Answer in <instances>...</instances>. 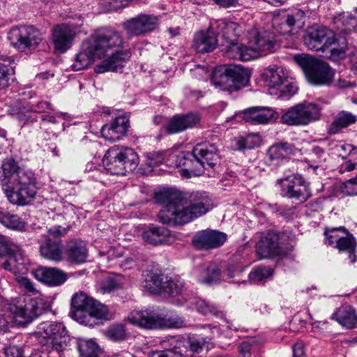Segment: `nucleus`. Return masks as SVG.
Masks as SVG:
<instances>
[{
	"label": "nucleus",
	"mask_w": 357,
	"mask_h": 357,
	"mask_svg": "<svg viewBox=\"0 0 357 357\" xmlns=\"http://www.w3.org/2000/svg\"><path fill=\"white\" fill-rule=\"evenodd\" d=\"M139 15L145 33L151 32L156 29L159 22V18L158 16L148 14H141Z\"/></svg>",
	"instance_id": "54"
},
{
	"label": "nucleus",
	"mask_w": 357,
	"mask_h": 357,
	"mask_svg": "<svg viewBox=\"0 0 357 357\" xmlns=\"http://www.w3.org/2000/svg\"><path fill=\"white\" fill-rule=\"evenodd\" d=\"M225 54L227 57L240 61H250L257 59L255 50L242 43L236 41H229L222 44Z\"/></svg>",
	"instance_id": "29"
},
{
	"label": "nucleus",
	"mask_w": 357,
	"mask_h": 357,
	"mask_svg": "<svg viewBox=\"0 0 357 357\" xmlns=\"http://www.w3.org/2000/svg\"><path fill=\"white\" fill-rule=\"evenodd\" d=\"M291 153V146L287 143L282 142L273 144L267 151V162L269 165H278L287 161Z\"/></svg>",
	"instance_id": "33"
},
{
	"label": "nucleus",
	"mask_w": 357,
	"mask_h": 357,
	"mask_svg": "<svg viewBox=\"0 0 357 357\" xmlns=\"http://www.w3.org/2000/svg\"><path fill=\"white\" fill-rule=\"evenodd\" d=\"M162 291L172 296L180 294L184 287L183 282L178 278H165Z\"/></svg>",
	"instance_id": "51"
},
{
	"label": "nucleus",
	"mask_w": 357,
	"mask_h": 357,
	"mask_svg": "<svg viewBox=\"0 0 357 357\" xmlns=\"http://www.w3.org/2000/svg\"><path fill=\"white\" fill-rule=\"evenodd\" d=\"M276 185L282 197L296 199L301 202L307 201L312 195L308 184L300 175H290L278 179Z\"/></svg>",
	"instance_id": "13"
},
{
	"label": "nucleus",
	"mask_w": 357,
	"mask_h": 357,
	"mask_svg": "<svg viewBox=\"0 0 357 357\" xmlns=\"http://www.w3.org/2000/svg\"><path fill=\"white\" fill-rule=\"evenodd\" d=\"M102 162L107 174L124 175L137 168L139 157L132 149L114 146L107 151Z\"/></svg>",
	"instance_id": "8"
},
{
	"label": "nucleus",
	"mask_w": 357,
	"mask_h": 357,
	"mask_svg": "<svg viewBox=\"0 0 357 357\" xmlns=\"http://www.w3.org/2000/svg\"><path fill=\"white\" fill-rule=\"evenodd\" d=\"M193 157L192 160L195 169H190L195 176L200 175L204 169L215 167L220 160L218 150L214 144L204 142L197 144L190 154Z\"/></svg>",
	"instance_id": "12"
},
{
	"label": "nucleus",
	"mask_w": 357,
	"mask_h": 357,
	"mask_svg": "<svg viewBox=\"0 0 357 357\" xmlns=\"http://www.w3.org/2000/svg\"><path fill=\"white\" fill-rule=\"evenodd\" d=\"M17 283L19 284L20 288L22 290H23L26 293L29 294L30 295L36 296L34 299H31L29 302H27V303L34 301H38L40 303L38 305L41 307L43 314L45 310L44 298L42 294L40 293V289L38 288V286L32 280L25 277H17ZM25 304H26V303Z\"/></svg>",
	"instance_id": "39"
},
{
	"label": "nucleus",
	"mask_w": 357,
	"mask_h": 357,
	"mask_svg": "<svg viewBox=\"0 0 357 357\" xmlns=\"http://www.w3.org/2000/svg\"><path fill=\"white\" fill-rule=\"evenodd\" d=\"M0 184L8 202L17 206L31 204L40 189L35 173L21 168L13 158H6L2 162Z\"/></svg>",
	"instance_id": "2"
},
{
	"label": "nucleus",
	"mask_w": 357,
	"mask_h": 357,
	"mask_svg": "<svg viewBox=\"0 0 357 357\" xmlns=\"http://www.w3.org/2000/svg\"><path fill=\"white\" fill-rule=\"evenodd\" d=\"M155 199L163 205L158 217L164 224L181 225L206 214L212 203L205 192H197L190 197L189 203L181 195L172 189H163L156 192Z\"/></svg>",
	"instance_id": "1"
},
{
	"label": "nucleus",
	"mask_w": 357,
	"mask_h": 357,
	"mask_svg": "<svg viewBox=\"0 0 357 357\" xmlns=\"http://www.w3.org/2000/svg\"><path fill=\"white\" fill-rule=\"evenodd\" d=\"M84 20L80 15L77 22L56 24L51 31L52 42L56 51L64 53L73 45L76 36L81 31Z\"/></svg>",
	"instance_id": "10"
},
{
	"label": "nucleus",
	"mask_w": 357,
	"mask_h": 357,
	"mask_svg": "<svg viewBox=\"0 0 357 357\" xmlns=\"http://www.w3.org/2000/svg\"><path fill=\"white\" fill-rule=\"evenodd\" d=\"M204 73L207 79L211 76V82L223 91H234L246 86L250 77V72L238 65H227L216 68L211 74L206 67L198 66L197 69Z\"/></svg>",
	"instance_id": "5"
},
{
	"label": "nucleus",
	"mask_w": 357,
	"mask_h": 357,
	"mask_svg": "<svg viewBox=\"0 0 357 357\" xmlns=\"http://www.w3.org/2000/svg\"><path fill=\"white\" fill-rule=\"evenodd\" d=\"M277 90L280 93V96L288 98L297 92V86L294 82H290L287 78L286 81L277 88Z\"/></svg>",
	"instance_id": "58"
},
{
	"label": "nucleus",
	"mask_w": 357,
	"mask_h": 357,
	"mask_svg": "<svg viewBox=\"0 0 357 357\" xmlns=\"http://www.w3.org/2000/svg\"><path fill=\"white\" fill-rule=\"evenodd\" d=\"M80 357H100L102 349L93 340H79L77 343Z\"/></svg>",
	"instance_id": "44"
},
{
	"label": "nucleus",
	"mask_w": 357,
	"mask_h": 357,
	"mask_svg": "<svg viewBox=\"0 0 357 357\" xmlns=\"http://www.w3.org/2000/svg\"><path fill=\"white\" fill-rule=\"evenodd\" d=\"M262 139L257 133H251L245 137H238L235 139V149L242 150L245 149H253L261 146Z\"/></svg>",
	"instance_id": "45"
},
{
	"label": "nucleus",
	"mask_w": 357,
	"mask_h": 357,
	"mask_svg": "<svg viewBox=\"0 0 357 357\" xmlns=\"http://www.w3.org/2000/svg\"><path fill=\"white\" fill-rule=\"evenodd\" d=\"M293 357H305L304 346L302 342H297L294 345Z\"/></svg>",
	"instance_id": "64"
},
{
	"label": "nucleus",
	"mask_w": 357,
	"mask_h": 357,
	"mask_svg": "<svg viewBox=\"0 0 357 357\" xmlns=\"http://www.w3.org/2000/svg\"><path fill=\"white\" fill-rule=\"evenodd\" d=\"M64 254L68 261L70 262L84 263L89 255L86 243L80 240L70 241L66 245Z\"/></svg>",
	"instance_id": "32"
},
{
	"label": "nucleus",
	"mask_w": 357,
	"mask_h": 357,
	"mask_svg": "<svg viewBox=\"0 0 357 357\" xmlns=\"http://www.w3.org/2000/svg\"><path fill=\"white\" fill-rule=\"evenodd\" d=\"M107 336L114 341H121L126 337V330L122 324H113L107 330Z\"/></svg>",
	"instance_id": "56"
},
{
	"label": "nucleus",
	"mask_w": 357,
	"mask_h": 357,
	"mask_svg": "<svg viewBox=\"0 0 357 357\" xmlns=\"http://www.w3.org/2000/svg\"><path fill=\"white\" fill-rule=\"evenodd\" d=\"M331 149L333 154L345 160V162L339 167V172L341 174L351 172L356 168L357 147L340 142L332 144Z\"/></svg>",
	"instance_id": "22"
},
{
	"label": "nucleus",
	"mask_w": 357,
	"mask_h": 357,
	"mask_svg": "<svg viewBox=\"0 0 357 357\" xmlns=\"http://www.w3.org/2000/svg\"><path fill=\"white\" fill-rule=\"evenodd\" d=\"M344 237L337 243L334 247L340 252H346L349 254V258L351 263L356 261V257L355 255V251L356 248V241L352 234L346 232Z\"/></svg>",
	"instance_id": "43"
},
{
	"label": "nucleus",
	"mask_w": 357,
	"mask_h": 357,
	"mask_svg": "<svg viewBox=\"0 0 357 357\" xmlns=\"http://www.w3.org/2000/svg\"><path fill=\"white\" fill-rule=\"evenodd\" d=\"M336 41L334 31L325 26H313L304 36V43L308 49L321 51L325 57L334 61L343 58L347 49L345 39L339 40L337 43Z\"/></svg>",
	"instance_id": "4"
},
{
	"label": "nucleus",
	"mask_w": 357,
	"mask_h": 357,
	"mask_svg": "<svg viewBox=\"0 0 357 357\" xmlns=\"http://www.w3.org/2000/svg\"><path fill=\"white\" fill-rule=\"evenodd\" d=\"M285 238L284 234H278L272 231L261 233L260 240L256 244L258 256L262 259L279 255Z\"/></svg>",
	"instance_id": "18"
},
{
	"label": "nucleus",
	"mask_w": 357,
	"mask_h": 357,
	"mask_svg": "<svg viewBox=\"0 0 357 357\" xmlns=\"http://www.w3.org/2000/svg\"><path fill=\"white\" fill-rule=\"evenodd\" d=\"M0 222L6 227L17 231L23 230L26 225L22 218L6 211H0Z\"/></svg>",
	"instance_id": "42"
},
{
	"label": "nucleus",
	"mask_w": 357,
	"mask_h": 357,
	"mask_svg": "<svg viewBox=\"0 0 357 357\" xmlns=\"http://www.w3.org/2000/svg\"><path fill=\"white\" fill-rule=\"evenodd\" d=\"M197 279L200 282L208 284H217L225 280L222 271L215 264L201 266L198 270Z\"/></svg>",
	"instance_id": "35"
},
{
	"label": "nucleus",
	"mask_w": 357,
	"mask_h": 357,
	"mask_svg": "<svg viewBox=\"0 0 357 357\" xmlns=\"http://www.w3.org/2000/svg\"><path fill=\"white\" fill-rule=\"evenodd\" d=\"M40 303L34 301L22 305L1 302L0 303V333H5L14 324L24 325L31 323L42 314Z\"/></svg>",
	"instance_id": "6"
},
{
	"label": "nucleus",
	"mask_w": 357,
	"mask_h": 357,
	"mask_svg": "<svg viewBox=\"0 0 357 357\" xmlns=\"http://www.w3.org/2000/svg\"><path fill=\"white\" fill-rule=\"evenodd\" d=\"M92 317L96 319L108 320L112 318V313L107 306L95 300L91 309L88 312L87 320L89 321ZM88 325L91 326L92 324L89 323Z\"/></svg>",
	"instance_id": "49"
},
{
	"label": "nucleus",
	"mask_w": 357,
	"mask_h": 357,
	"mask_svg": "<svg viewBox=\"0 0 357 357\" xmlns=\"http://www.w3.org/2000/svg\"><path fill=\"white\" fill-rule=\"evenodd\" d=\"M17 245L6 236L0 234V256L7 255L11 250H17Z\"/></svg>",
	"instance_id": "57"
},
{
	"label": "nucleus",
	"mask_w": 357,
	"mask_h": 357,
	"mask_svg": "<svg viewBox=\"0 0 357 357\" xmlns=\"http://www.w3.org/2000/svg\"><path fill=\"white\" fill-rule=\"evenodd\" d=\"M227 235L215 230H202L196 234L192 239L195 248L201 250L215 249L226 241Z\"/></svg>",
	"instance_id": "23"
},
{
	"label": "nucleus",
	"mask_w": 357,
	"mask_h": 357,
	"mask_svg": "<svg viewBox=\"0 0 357 357\" xmlns=\"http://www.w3.org/2000/svg\"><path fill=\"white\" fill-rule=\"evenodd\" d=\"M121 284L118 282L116 278H109L102 284L104 291L110 292L121 287Z\"/></svg>",
	"instance_id": "60"
},
{
	"label": "nucleus",
	"mask_w": 357,
	"mask_h": 357,
	"mask_svg": "<svg viewBox=\"0 0 357 357\" xmlns=\"http://www.w3.org/2000/svg\"><path fill=\"white\" fill-rule=\"evenodd\" d=\"M273 275V269L271 267L258 266L253 268L249 273V279L252 283L264 282Z\"/></svg>",
	"instance_id": "52"
},
{
	"label": "nucleus",
	"mask_w": 357,
	"mask_h": 357,
	"mask_svg": "<svg viewBox=\"0 0 357 357\" xmlns=\"http://www.w3.org/2000/svg\"><path fill=\"white\" fill-rule=\"evenodd\" d=\"M121 35L113 29L99 30L84 40L75 55L72 68L79 71L87 68L96 59L105 56L123 45Z\"/></svg>",
	"instance_id": "3"
},
{
	"label": "nucleus",
	"mask_w": 357,
	"mask_h": 357,
	"mask_svg": "<svg viewBox=\"0 0 357 357\" xmlns=\"http://www.w3.org/2000/svg\"><path fill=\"white\" fill-rule=\"evenodd\" d=\"M342 231L344 234L348 231L344 227H333L326 229L324 234L326 237V243L335 247L344 236H340L338 232Z\"/></svg>",
	"instance_id": "53"
},
{
	"label": "nucleus",
	"mask_w": 357,
	"mask_h": 357,
	"mask_svg": "<svg viewBox=\"0 0 357 357\" xmlns=\"http://www.w3.org/2000/svg\"><path fill=\"white\" fill-rule=\"evenodd\" d=\"M263 77L270 89H277L288 78V73L282 66H271L264 70Z\"/></svg>",
	"instance_id": "34"
},
{
	"label": "nucleus",
	"mask_w": 357,
	"mask_h": 357,
	"mask_svg": "<svg viewBox=\"0 0 357 357\" xmlns=\"http://www.w3.org/2000/svg\"><path fill=\"white\" fill-rule=\"evenodd\" d=\"M131 56L130 50H122L113 53L111 56L102 61L96 66L97 73H103L107 71H118L123 68Z\"/></svg>",
	"instance_id": "27"
},
{
	"label": "nucleus",
	"mask_w": 357,
	"mask_h": 357,
	"mask_svg": "<svg viewBox=\"0 0 357 357\" xmlns=\"http://www.w3.org/2000/svg\"><path fill=\"white\" fill-rule=\"evenodd\" d=\"M204 342L195 337H172V346L181 351V357H195L202 350Z\"/></svg>",
	"instance_id": "31"
},
{
	"label": "nucleus",
	"mask_w": 357,
	"mask_h": 357,
	"mask_svg": "<svg viewBox=\"0 0 357 357\" xmlns=\"http://www.w3.org/2000/svg\"><path fill=\"white\" fill-rule=\"evenodd\" d=\"M65 232L61 226L52 227L48 231V236L40 244V252L43 257L54 261L63 260V246L59 236Z\"/></svg>",
	"instance_id": "16"
},
{
	"label": "nucleus",
	"mask_w": 357,
	"mask_h": 357,
	"mask_svg": "<svg viewBox=\"0 0 357 357\" xmlns=\"http://www.w3.org/2000/svg\"><path fill=\"white\" fill-rule=\"evenodd\" d=\"M333 23L340 32L346 34L355 31L357 27V19L349 13H342L335 16Z\"/></svg>",
	"instance_id": "41"
},
{
	"label": "nucleus",
	"mask_w": 357,
	"mask_h": 357,
	"mask_svg": "<svg viewBox=\"0 0 357 357\" xmlns=\"http://www.w3.org/2000/svg\"><path fill=\"white\" fill-rule=\"evenodd\" d=\"M128 128V119L125 116H118L111 123L102 127L101 135L110 142L119 140L126 135Z\"/></svg>",
	"instance_id": "28"
},
{
	"label": "nucleus",
	"mask_w": 357,
	"mask_h": 357,
	"mask_svg": "<svg viewBox=\"0 0 357 357\" xmlns=\"http://www.w3.org/2000/svg\"><path fill=\"white\" fill-rule=\"evenodd\" d=\"M218 45V38L210 26L207 31H201L195 34L192 47L199 53L212 52Z\"/></svg>",
	"instance_id": "30"
},
{
	"label": "nucleus",
	"mask_w": 357,
	"mask_h": 357,
	"mask_svg": "<svg viewBox=\"0 0 357 357\" xmlns=\"http://www.w3.org/2000/svg\"><path fill=\"white\" fill-rule=\"evenodd\" d=\"M357 121V116L351 112L342 111L335 117L331 124L328 132L330 134H336L342 129L346 128L355 123Z\"/></svg>",
	"instance_id": "40"
},
{
	"label": "nucleus",
	"mask_w": 357,
	"mask_h": 357,
	"mask_svg": "<svg viewBox=\"0 0 357 357\" xmlns=\"http://www.w3.org/2000/svg\"><path fill=\"white\" fill-rule=\"evenodd\" d=\"M13 74V66L0 62V90L9 85V81Z\"/></svg>",
	"instance_id": "55"
},
{
	"label": "nucleus",
	"mask_w": 357,
	"mask_h": 357,
	"mask_svg": "<svg viewBox=\"0 0 357 357\" xmlns=\"http://www.w3.org/2000/svg\"><path fill=\"white\" fill-rule=\"evenodd\" d=\"M320 107L305 102L289 108L281 116V122L288 126H306L319 119Z\"/></svg>",
	"instance_id": "11"
},
{
	"label": "nucleus",
	"mask_w": 357,
	"mask_h": 357,
	"mask_svg": "<svg viewBox=\"0 0 357 357\" xmlns=\"http://www.w3.org/2000/svg\"><path fill=\"white\" fill-rule=\"evenodd\" d=\"M294 60L311 84L328 86L332 83L335 72L326 62L305 54L295 55Z\"/></svg>",
	"instance_id": "9"
},
{
	"label": "nucleus",
	"mask_w": 357,
	"mask_h": 357,
	"mask_svg": "<svg viewBox=\"0 0 357 357\" xmlns=\"http://www.w3.org/2000/svg\"><path fill=\"white\" fill-rule=\"evenodd\" d=\"M37 334L40 339L43 351L48 357H61V352L68 347L70 338L61 323L45 321L38 326Z\"/></svg>",
	"instance_id": "7"
},
{
	"label": "nucleus",
	"mask_w": 357,
	"mask_h": 357,
	"mask_svg": "<svg viewBox=\"0 0 357 357\" xmlns=\"http://www.w3.org/2000/svg\"><path fill=\"white\" fill-rule=\"evenodd\" d=\"M4 256L7 257V259L1 262V266L5 270L16 274L25 269L24 252L19 245L17 250H11Z\"/></svg>",
	"instance_id": "36"
},
{
	"label": "nucleus",
	"mask_w": 357,
	"mask_h": 357,
	"mask_svg": "<svg viewBox=\"0 0 357 357\" xmlns=\"http://www.w3.org/2000/svg\"><path fill=\"white\" fill-rule=\"evenodd\" d=\"M142 238L148 243L158 245L171 243L173 237L165 227H154L144 231Z\"/></svg>",
	"instance_id": "37"
},
{
	"label": "nucleus",
	"mask_w": 357,
	"mask_h": 357,
	"mask_svg": "<svg viewBox=\"0 0 357 357\" xmlns=\"http://www.w3.org/2000/svg\"><path fill=\"white\" fill-rule=\"evenodd\" d=\"M305 13L299 8L282 10L273 18V26L280 34H289L296 25L303 24Z\"/></svg>",
	"instance_id": "19"
},
{
	"label": "nucleus",
	"mask_w": 357,
	"mask_h": 357,
	"mask_svg": "<svg viewBox=\"0 0 357 357\" xmlns=\"http://www.w3.org/2000/svg\"><path fill=\"white\" fill-rule=\"evenodd\" d=\"M94 301L83 291L76 293L71 299V310L69 312L71 318L82 324L88 325V312Z\"/></svg>",
	"instance_id": "20"
},
{
	"label": "nucleus",
	"mask_w": 357,
	"mask_h": 357,
	"mask_svg": "<svg viewBox=\"0 0 357 357\" xmlns=\"http://www.w3.org/2000/svg\"><path fill=\"white\" fill-rule=\"evenodd\" d=\"M190 304L195 307L198 312L204 315L212 314L218 317L222 314L214 304L201 298H192L190 300Z\"/></svg>",
	"instance_id": "47"
},
{
	"label": "nucleus",
	"mask_w": 357,
	"mask_h": 357,
	"mask_svg": "<svg viewBox=\"0 0 357 357\" xmlns=\"http://www.w3.org/2000/svg\"><path fill=\"white\" fill-rule=\"evenodd\" d=\"M6 357H25L23 351L18 347L9 346L4 350Z\"/></svg>",
	"instance_id": "62"
},
{
	"label": "nucleus",
	"mask_w": 357,
	"mask_h": 357,
	"mask_svg": "<svg viewBox=\"0 0 357 357\" xmlns=\"http://www.w3.org/2000/svg\"><path fill=\"white\" fill-rule=\"evenodd\" d=\"M312 151V154L316 156L317 161L318 162H321L326 160V153L322 148L319 146H314Z\"/></svg>",
	"instance_id": "63"
},
{
	"label": "nucleus",
	"mask_w": 357,
	"mask_h": 357,
	"mask_svg": "<svg viewBox=\"0 0 357 357\" xmlns=\"http://www.w3.org/2000/svg\"><path fill=\"white\" fill-rule=\"evenodd\" d=\"M128 321L140 328L153 329L165 324L161 315L153 310H133L128 316Z\"/></svg>",
	"instance_id": "21"
},
{
	"label": "nucleus",
	"mask_w": 357,
	"mask_h": 357,
	"mask_svg": "<svg viewBox=\"0 0 357 357\" xmlns=\"http://www.w3.org/2000/svg\"><path fill=\"white\" fill-rule=\"evenodd\" d=\"M161 344L164 349L153 351L150 357H181V351L172 346V337L164 340Z\"/></svg>",
	"instance_id": "50"
},
{
	"label": "nucleus",
	"mask_w": 357,
	"mask_h": 357,
	"mask_svg": "<svg viewBox=\"0 0 357 357\" xmlns=\"http://www.w3.org/2000/svg\"><path fill=\"white\" fill-rule=\"evenodd\" d=\"M165 278L163 275L149 271L145 276L144 287L151 293H160L162 291Z\"/></svg>",
	"instance_id": "46"
},
{
	"label": "nucleus",
	"mask_w": 357,
	"mask_h": 357,
	"mask_svg": "<svg viewBox=\"0 0 357 357\" xmlns=\"http://www.w3.org/2000/svg\"><path fill=\"white\" fill-rule=\"evenodd\" d=\"M248 40L250 48L255 50L257 58L262 54L274 52L275 50V35L270 31L253 28L248 31Z\"/></svg>",
	"instance_id": "17"
},
{
	"label": "nucleus",
	"mask_w": 357,
	"mask_h": 357,
	"mask_svg": "<svg viewBox=\"0 0 357 357\" xmlns=\"http://www.w3.org/2000/svg\"><path fill=\"white\" fill-rule=\"evenodd\" d=\"M279 116V114L272 107H252L235 113L232 116L227 118L225 122L227 123L244 120L253 125L266 124L275 122Z\"/></svg>",
	"instance_id": "14"
},
{
	"label": "nucleus",
	"mask_w": 357,
	"mask_h": 357,
	"mask_svg": "<svg viewBox=\"0 0 357 357\" xmlns=\"http://www.w3.org/2000/svg\"><path fill=\"white\" fill-rule=\"evenodd\" d=\"M210 26L215 36L222 38V44L236 41L243 32L242 27L238 23L223 19L211 22Z\"/></svg>",
	"instance_id": "24"
},
{
	"label": "nucleus",
	"mask_w": 357,
	"mask_h": 357,
	"mask_svg": "<svg viewBox=\"0 0 357 357\" xmlns=\"http://www.w3.org/2000/svg\"><path fill=\"white\" fill-rule=\"evenodd\" d=\"M332 318L347 328H353L357 324V314L353 307L344 305L336 310Z\"/></svg>",
	"instance_id": "38"
},
{
	"label": "nucleus",
	"mask_w": 357,
	"mask_h": 357,
	"mask_svg": "<svg viewBox=\"0 0 357 357\" xmlns=\"http://www.w3.org/2000/svg\"><path fill=\"white\" fill-rule=\"evenodd\" d=\"M33 275L38 281L50 287L61 286L68 279L63 271L53 267H39L33 272Z\"/></svg>",
	"instance_id": "25"
},
{
	"label": "nucleus",
	"mask_w": 357,
	"mask_h": 357,
	"mask_svg": "<svg viewBox=\"0 0 357 357\" xmlns=\"http://www.w3.org/2000/svg\"><path fill=\"white\" fill-rule=\"evenodd\" d=\"M8 38L16 48L35 49L42 41V33L33 26H23L10 30Z\"/></svg>",
	"instance_id": "15"
},
{
	"label": "nucleus",
	"mask_w": 357,
	"mask_h": 357,
	"mask_svg": "<svg viewBox=\"0 0 357 357\" xmlns=\"http://www.w3.org/2000/svg\"><path fill=\"white\" fill-rule=\"evenodd\" d=\"M241 273L240 268L234 265H229L225 270V271L222 272V275L225 277V280L231 278H234L235 277L238 276Z\"/></svg>",
	"instance_id": "61"
},
{
	"label": "nucleus",
	"mask_w": 357,
	"mask_h": 357,
	"mask_svg": "<svg viewBox=\"0 0 357 357\" xmlns=\"http://www.w3.org/2000/svg\"><path fill=\"white\" fill-rule=\"evenodd\" d=\"M200 119L201 117L197 113L176 114L169 120L165 129L169 134L181 132L195 126L199 122Z\"/></svg>",
	"instance_id": "26"
},
{
	"label": "nucleus",
	"mask_w": 357,
	"mask_h": 357,
	"mask_svg": "<svg viewBox=\"0 0 357 357\" xmlns=\"http://www.w3.org/2000/svg\"><path fill=\"white\" fill-rule=\"evenodd\" d=\"M344 192L350 196L357 195V179L356 178H351L347 181L344 184Z\"/></svg>",
	"instance_id": "59"
},
{
	"label": "nucleus",
	"mask_w": 357,
	"mask_h": 357,
	"mask_svg": "<svg viewBox=\"0 0 357 357\" xmlns=\"http://www.w3.org/2000/svg\"><path fill=\"white\" fill-rule=\"evenodd\" d=\"M123 28L129 37L139 36L145 34L139 15L126 20L123 23Z\"/></svg>",
	"instance_id": "48"
}]
</instances>
